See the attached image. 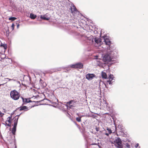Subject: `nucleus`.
Listing matches in <instances>:
<instances>
[{
    "instance_id": "f257e3e1",
    "label": "nucleus",
    "mask_w": 148,
    "mask_h": 148,
    "mask_svg": "<svg viewBox=\"0 0 148 148\" xmlns=\"http://www.w3.org/2000/svg\"><path fill=\"white\" fill-rule=\"evenodd\" d=\"M12 115H11L10 116L8 117L5 121L6 125L11 126L12 123L14 122L13 127L12 129V132L13 135H15L16 130V127L17 126L18 116H16L13 118H12Z\"/></svg>"
},
{
    "instance_id": "f03ea898",
    "label": "nucleus",
    "mask_w": 148,
    "mask_h": 148,
    "mask_svg": "<svg viewBox=\"0 0 148 148\" xmlns=\"http://www.w3.org/2000/svg\"><path fill=\"white\" fill-rule=\"evenodd\" d=\"M10 97L14 100H17L19 99L20 97V94L19 92L15 90H12L10 92Z\"/></svg>"
},
{
    "instance_id": "7ed1b4c3",
    "label": "nucleus",
    "mask_w": 148,
    "mask_h": 148,
    "mask_svg": "<svg viewBox=\"0 0 148 148\" xmlns=\"http://www.w3.org/2000/svg\"><path fill=\"white\" fill-rule=\"evenodd\" d=\"M114 142L116 143V145L119 148H122V145L121 140L119 138H117L114 141Z\"/></svg>"
},
{
    "instance_id": "20e7f679",
    "label": "nucleus",
    "mask_w": 148,
    "mask_h": 148,
    "mask_svg": "<svg viewBox=\"0 0 148 148\" xmlns=\"http://www.w3.org/2000/svg\"><path fill=\"white\" fill-rule=\"evenodd\" d=\"M83 65L81 63H79L75 64H73L71 66V67L72 68L75 69H81L82 68Z\"/></svg>"
},
{
    "instance_id": "39448f33",
    "label": "nucleus",
    "mask_w": 148,
    "mask_h": 148,
    "mask_svg": "<svg viewBox=\"0 0 148 148\" xmlns=\"http://www.w3.org/2000/svg\"><path fill=\"white\" fill-rule=\"evenodd\" d=\"M103 60H105L106 62H110L111 61L112 58L110 55L109 54L107 53L104 56Z\"/></svg>"
},
{
    "instance_id": "423d86ee",
    "label": "nucleus",
    "mask_w": 148,
    "mask_h": 148,
    "mask_svg": "<svg viewBox=\"0 0 148 148\" xmlns=\"http://www.w3.org/2000/svg\"><path fill=\"white\" fill-rule=\"evenodd\" d=\"M95 76L94 74L88 73L86 75V78L88 80H92L94 77Z\"/></svg>"
},
{
    "instance_id": "0eeeda50",
    "label": "nucleus",
    "mask_w": 148,
    "mask_h": 148,
    "mask_svg": "<svg viewBox=\"0 0 148 148\" xmlns=\"http://www.w3.org/2000/svg\"><path fill=\"white\" fill-rule=\"evenodd\" d=\"M7 46L6 44H4L1 43V45L0 46V49L2 48H3V49L1 50V52H4L5 51V50L7 49Z\"/></svg>"
},
{
    "instance_id": "6e6552de",
    "label": "nucleus",
    "mask_w": 148,
    "mask_h": 148,
    "mask_svg": "<svg viewBox=\"0 0 148 148\" xmlns=\"http://www.w3.org/2000/svg\"><path fill=\"white\" fill-rule=\"evenodd\" d=\"M18 109L20 111L23 110L25 111H27L29 110V109L26 106H21L20 107L18 108Z\"/></svg>"
},
{
    "instance_id": "1a4fd4ad",
    "label": "nucleus",
    "mask_w": 148,
    "mask_h": 148,
    "mask_svg": "<svg viewBox=\"0 0 148 148\" xmlns=\"http://www.w3.org/2000/svg\"><path fill=\"white\" fill-rule=\"evenodd\" d=\"M100 105L101 107L106 108L107 107V104L106 102L104 100L100 101Z\"/></svg>"
},
{
    "instance_id": "9d476101",
    "label": "nucleus",
    "mask_w": 148,
    "mask_h": 148,
    "mask_svg": "<svg viewBox=\"0 0 148 148\" xmlns=\"http://www.w3.org/2000/svg\"><path fill=\"white\" fill-rule=\"evenodd\" d=\"M114 78V77L113 75L110 74L109 76V77H108L109 80L107 81V82L109 83L110 84H112V83L111 82L112 80L113 79V78Z\"/></svg>"
},
{
    "instance_id": "9b49d317",
    "label": "nucleus",
    "mask_w": 148,
    "mask_h": 148,
    "mask_svg": "<svg viewBox=\"0 0 148 148\" xmlns=\"http://www.w3.org/2000/svg\"><path fill=\"white\" fill-rule=\"evenodd\" d=\"M23 100V102L24 103L22 105L25 104V103H29L32 101L30 100L28 98H24L23 97H21Z\"/></svg>"
},
{
    "instance_id": "f8f14e48",
    "label": "nucleus",
    "mask_w": 148,
    "mask_h": 148,
    "mask_svg": "<svg viewBox=\"0 0 148 148\" xmlns=\"http://www.w3.org/2000/svg\"><path fill=\"white\" fill-rule=\"evenodd\" d=\"M104 42L106 45L109 46H110L111 45V42L108 38L105 39Z\"/></svg>"
},
{
    "instance_id": "ddd939ff",
    "label": "nucleus",
    "mask_w": 148,
    "mask_h": 148,
    "mask_svg": "<svg viewBox=\"0 0 148 148\" xmlns=\"http://www.w3.org/2000/svg\"><path fill=\"white\" fill-rule=\"evenodd\" d=\"M76 8L74 6H72L71 8V13H73L76 10Z\"/></svg>"
},
{
    "instance_id": "4468645a",
    "label": "nucleus",
    "mask_w": 148,
    "mask_h": 148,
    "mask_svg": "<svg viewBox=\"0 0 148 148\" xmlns=\"http://www.w3.org/2000/svg\"><path fill=\"white\" fill-rule=\"evenodd\" d=\"M36 17L37 16L36 15H34V14L32 13L30 14V17L32 19H35L36 18Z\"/></svg>"
},
{
    "instance_id": "2eb2a0df",
    "label": "nucleus",
    "mask_w": 148,
    "mask_h": 148,
    "mask_svg": "<svg viewBox=\"0 0 148 148\" xmlns=\"http://www.w3.org/2000/svg\"><path fill=\"white\" fill-rule=\"evenodd\" d=\"M102 74V77L103 78H104V79H106L107 77V75L105 73V72H102L101 73Z\"/></svg>"
},
{
    "instance_id": "dca6fc26",
    "label": "nucleus",
    "mask_w": 148,
    "mask_h": 148,
    "mask_svg": "<svg viewBox=\"0 0 148 148\" xmlns=\"http://www.w3.org/2000/svg\"><path fill=\"white\" fill-rule=\"evenodd\" d=\"M40 18L42 19L46 20H48L50 19L49 18V17L47 18L45 16V15H44V16L41 15V16Z\"/></svg>"
},
{
    "instance_id": "f3484780",
    "label": "nucleus",
    "mask_w": 148,
    "mask_h": 148,
    "mask_svg": "<svg viewBox=\"0 0 148 148\" xmlns=\"http://www.w3.org/2000/svg\"><path fill=\"white\" fill-rule=\"evenodd\" d=\"M95 40L96 43L97 44H98L99 43L101 42L99 38H95Z\"/></svg>"
},
{
    "instance_id": "a211bd4d",
    "label": "nucleus",
    "mask_w": 148,
    "mask_h": 148,
    "mask_svg": "<svg viewBox=\"0 0 148 148\" xmlns=\"http://www.w3.org/2000/svg\"><path fill=\"white\" fill-rule=\"evenodd\" d=\"M16 18L14 17H10L9 18V20H12V21H14V20H16Z\"/></svg>"
},
{
    "instance_id": "6ab92c4d",
    "label": "nucleus",
    "mask_w": 148,
    "mask_h": 148,
    "mask_svg": "<svg viewBox=\"0 0 148 148\" xmlns=\"http://www.w3.org/2000/svg\"><path fill=\"white\" fill-rule=\"evenodd\" d=\"M76 120L78 122H80L81 121V117H77L76 118Z\"/></svg>"
},
{
    "instance_id": "aec40b11",
    "label": "nucleus",
    "mask_w": 148,
    "mask_h": 148,
    "mask_svg": "<svg viewBox=\"0 0 148 148\" xmlns=\"http://www.w3.org/2000/svg\"><path fill=\"white\" fill-rule=\"evenodd\" d=\"M74 102V100H71V101L68 102H67V104L69 105V106H70V105L73 102Z\"/></svg>"
},
{
    "instance_id": "412c9836",
    "label": "nucleus",
    "mask_w": 148,
    "mask_h": 148,
    "mask_svg": "<svg viewBox=\"0 0 148 148\" xmlns=\"http://www.w3.org/2000/svg\"><path fill=\"white\" fill-rule=\"evenodd\" d=\"M107 130L108 131V132H109V134H111L112 132L111 130V129H110L109 128H108L107 129Z\"/></svg>"
},
{
    "instance_id": "4be33fe9",
    "label": "nucleus",
    "mask_w": 148,
    "mask_h": 148,
    "mask_svg": "<svg viewBox=\"0 0 148 148\" xmlns=\"http://www.w3.org/2000/svg\"><path fill=\"white\" fill-rule=\"evenodd\" d=\"M135 147L136 148H140V147L139 146V144L137 143L135 145Z\"/></svg>"
},
{
    "instance_id": "5701e85b",
    "label": "nucleus",
    "mask_w": 148,
    "mask_h": 148,
    "mask_svg": "<svg viewBox=\"0 0 148 148\" xmlns=\"http://www.w3.org/2000/svg\"><path fill=\"white\" fill-rule=\"evenodd\" d=\"M15 26V25L14 23H13L12 25V30H14V27Z\"/></svg>"
},
{
    "instance_id": "b1692460",
    "label": "nucleus",
    "mask_w": 148,
    "mask_h": 148,
    "mask_svg": "<svg viewBox=\"0 0 148 148\" xmlns=\"http://www.w3.org/2000/svg\"><path fill=\"white\" fill-rule=\"evenodd\" d=\"M19 26H20L19 24H18L17 25V28H19Z\"/></svg>"
},
{
    "instance_id": "393cba45",
    "label": "nucleus",
    "mask_w": 148,
    "mask_h": 148,
    "mask_svg": "<svg viewBox=\"0 0 148 148\" xmlns=\"http://www.w3.org/2000/svg\"><path fill=\"white\" fill-rule=\"evenodd\" d=\"M105 134H106V135H107V136H109V134H108V133H106Z\"/></svg>"
},
{
    "instance_id": "a878e982",
    "label": "nucleus",
    "mask_w": 148,
    "mask_h": 148,
    "mask_svg": "<svg viewBox=\"0 0 148 148\" xmlns=\"http://www.w3.org/2000/svg\"><path fill=\"white\" fill-rule=\"evenodd\" d=\"M96 131H99V130H98V128H96Z\"/></svg>"
},
{
    "instance_id": "bb28decb",
    "label": "nucleus",
    "mask_w": 148,
    "mask_h": 148,
    "mask_svg": "<svg viewBox=\"0 0 148 148\" xmlns=\"http://www.w3.org/2000/svg\"><path fill=\"white\" fill-rule=\"evenodd\" d=\"M2 49H3V48H2V49H0V53H2V52H1V50H2Z\"/></svg>"
},
{
    "instance_id": "cd10ccee",
    "label": "nucleus",
    "mask_w": 148,
    "mask_h": 148,
    "mask_svg": "<svg viewBox=\"0 0 148 148\" xmlns=\"http://www.w3.org/2000/svg\"><path fill=\"white\" fill-rule=\"evenodd\" d=\"M92 145H97V144L96 143H94V144H92Z\"/></svg>"
},
{
    "instance_id": "c85d7f7f",
    "label": "nucleus",
    "mask_w": 148,
    "mask_h": 148,
    "mask_svg": "<svg viewBox=\"0 0 148 148\" xmlns=\"http://www.w3.org/2000/svg\"><path fill=\"white\" fill-rule=\"evenodd\" d=\"M130 146V145L127 144V147H129Z\"/></svg>"
},
{
    "instance_id": "c756f323",
    "label": "nucleus",
    "mask_w": 148,
    "mask_h": 148,
    "mask_svg": "<svg viewBox=\"0 0 148 148\" xmlns=\"http://www.w3.org/2000/svg\"><path fill=\"white\" fill-rule=\"evenodd\" d=\"M114 127V128H115V129H116V127Z\"/></svg>"
}]
</instances>
